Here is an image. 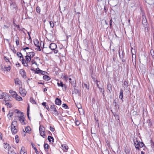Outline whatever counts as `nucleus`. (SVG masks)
<instances>
[{"instance_id": "nucleus-1", "label": "nucleus", "mask_w": 154, "mask_h": 154, "mask_svg": "<svg viewBox=\"0 0 154 154\" xmlns=\"http://www.w3.org/2000/svg\"><path fill=\"white\" fill-rule=\"evenodd\" d=\"M134 145L136 149L140 150V147H142L144 145V144L142 142H138L137 138L134 140Z\"/></svg>"}, {"instance_id": "nucleus-2", "label": "nucleus", "mask_w": 154, "mask_h": 154, "mask_svg": "<svg viewBox=\"0 0 154 154\" xmlns=\"http://www.w3.org/2000/svg\"><path fill=\"white\" fill-rule=\"evenodd\" d=\"M17 123L16 121H13L11 123V130L13 134H15L17 132V130L16 128L15 127L17 125Z\"/></svg>"}, {"instance_id": "nucleus-3", "label": "nucleus", "mask_w": 154, "mask_h": 154, "mask_svg": "<svg viewBox=\"0 0 154 154\" xmlns=\"http://www.w3.org/2000/svg\"><path fill=\"white\" fill-rule=\"evenodd\" d=\"M9 94L6 93H2L0 96V99H2L4 98V101L5 102L6 101H8L10 100L11 98Z\"/></svg>"}, {"instance_id": "nucleus-4", "label": "nucleus", "mask_w": 154, "mask_h": 154, "mask_svg": "<svg viewBox=\"0 0 154 154\" xmlns=\"http://www.w3.org/2000/svg\"><path fill=\"white\" fill-rule=\"evenodd\" d=\"M56 106L54 105L53 104L51 105L50 108V109L52 112L53 114L55 116H57L59 115L58 112L57 110L56 107Z\"/></svg>"}, {"instance_id": "nucleus-5", "label": "nucleus", "mask_w": 154, "mask_h": 154, "mask_svg": "<svg viewBox=\"0 0 154 154\" xmlns=\"http://www.w3.org/2000/svg\"><path fill=\"white\" fill-rule=\"evenodd\" d=\"M39 131L40 135L43 138L45 137V128L42 126H40L39 128Z\"/></svg>"}, {"instance_id": "nucleus-6", "label": "nucleus", "mask_w": 154, "mask_h": 154, "mask_svg": "<svg viewBox=\"0 0 154 154\" xmlns=\"http://www.w3.org/2000/svg\"><path fill=\"white\" fill-rule=\"evenodd\" d=\"M142 24L145 31L148 30V25L147 23L146 17H144V18H142Z\"/></svg>"}, {"instance_id": "nucleus-7", "label": "nucleus", "mask_w": 154, "mask_h": 154, "mask_svg": "<svg viewBox=\"0 0 154 154\" xmlns=\"http://www.w3.org/2000/svg\"><path fill=\"white\" fill-rule=\"evenodd\" d=\"M57 48V45L54 43H51L49 46V48L52 50H54V52L55 54H56L58 52L57 50H56Z\"/></svg>"}, {"instance_id": "nucleus-8", "label": "nucleus", "mask_w": 154, "mask_h": 154, "mask_svg": "<svg viewBox=\"0 0 154 154\" xmlns=\"http://www.w3.org/2000/svg\"><path fill=\"white\" fill-rule=\"evenodd\" d=\"M19 92L21 95L22 97L25 96L26 94V91L25 89L19 86Z\"/></svg>"}, {"instance_id": "nucleus-9", "label": "nucleus", "mask_w": 154, "mask_h": 154, "mask_svg": "<svg viewBox=\"0 0 154 154\" xmlns=\"http://www.w3.org/2000/svg\"><path fill=\"white\" fill-rule=\"evenodd\" d=\"M23 113H21L20 116H18L19 120L22 125H25L26 123L24 122L25 118L23 117Z\"/></svg>"}, {"instance_id": "nucleus-10", "label": "nucleus", "mask_w": 154, "mask_h": 154, "mask_svg": "<svg viewBox=\"0 0 154 154\" xmlns=\"http://www.w3.org/2000/svg\"><path fill=\"white\" fill-rule=\"evenodd\" d=\"M17 56H18V57H19L20 58V59H21V58L22 59V64L24 65V66H26L27 65L26 63H24V59H23V56L22 54L19 52H17Z\"/></svg>"}, {"instance_id": "nucleus-11", "label": "nucleus", "mask_w": 154, "mask_h": 154, "mask_svg": "<svg viewBox=\"0 0 154 154\" xmlns=\"http://www.w3.org/2000/svg\"><path fill=\"white\" fill-rule=\"evenodd\" d=\"M20 73L24 79H26V72L24 69H21L20 71Z\"/></svg>"}, {"instance_id": "nucleus-12", "label": "nucleus", "mask_w": 154, "mask_h": 154, "mask_svg": "<svg viewBox=\"0 0 154 154\" xmlns=\"http://www.w3.org/2000/svg\"><path fill=\"white\" fill-rule=\"evenodd\" d=\"M34 43L36 46L38 48L37 50L40 51L41 49L39 43V41L37 39H35V41H34Z\"/></svg>"}, {"instance_id": "nucleus-13", "label": "nucleus", "mask_w": 154, "mask_h": 154, "mask_svg": "<svg viewBox=\"0 0 154 154\" xmlns=\"http://www.w3.org/2000/svg\"><path fill=\"white\" fill-rule=\"evenodd\" d=\"M25 58H26V60L25 61L24 60V63H26V64L27 65L26 66H25L26 67L28 66L27 63L28 62H30L31 58L30 57H28L27 55H26L25 57Z\"/></svg>"}, {"instance_id": "nucleus-14", "label": "nucleus", "mask_w": 154, "mask_h": 154, "mask_svg": "<svg viewBox=\"0 0 154 154\" xmlns=\"http://www.w3.org/2000/svg\"><path fill=\"white\" fill-rule=\"evenodd\" d=\"M8 154H16L13 149L11 148V147L9 148V147H8Z\"/></svg>"}, {"instance_id": "nucleus-15", "label": "nucleus", "mask_w": 154, "mask_h": 154, "mask_svg": "<svg viewBox=\"0 0 154 154\" xmlns=\"http://www.w3.org/2000/svg\"><path fill=\"white\" fill-rule=\"evenodd\" d=\"M55 103L56 105H60L61 104V101L60 99L57 98L55 100Z\"/></svg>"}, {"instance_id": "nucleus-16", "label": "nucleus", "mask_w": 154, "mask_h": 154, "mask_svg": "<svg viewBox=\"0 0 154 154\" xmlns=\"http://www.w3.org/2000/svg\"><path fill=\"white\" fill-rule=\"evenodd\" d=\"M14 82L15 84L20 85L21 83V81L18 78H16L14 79Z\"/></svg>"}, {"instance_id": "nucleus-17", "label": "nucleus", "mask_w": 154, "mask_h": 154, "mask_svg": "<svg viewBox=\"0 0 154 154\" xmlns=\"http://www.w3.org/2000/svg\"><path fill=\"white\" fill-rule=\"evenodd\" d=\"M62 148L64 151L66 152L68 149V147L66 144L62 145Z\"/></svg>"}, {"instance_id": "nucleus-18", "label": "nucleus", "mask_w": 154, "mask_h": 154, "mask_svg": "<svg viewBox=\"0 0 154 154\" xmlns=\"http://www.w3.org/2000/svg\"><path fill=\"white\" fill-rule=\"evenodd\" d=\"M35 53L33 52H29L27 53V55L28 57H33L35 55Z\"/></svg>"}, {"instance_id": "nucleus-19", "label": "nucleus", "mask_w": 154, "mask_h": 154, "mask_svg": "<svg viewBox=\"0 0 154 154\" xmlns=\"http://www.w3.org/2000/svg\"><path fill=\"white\" fill-rule=\"evenodd\" d=\"M146 3L149 5H154V0H145Z\"/></svg>"}, {"instance_id": "nucleus-20", "label": "nucleus", "mask_w": 154, "mask_h": 154, "mask_svg": "<svg viewBox=\"0 0 154 154\" xmlns=\"http://www.w3.org/2000/svg\"><path fill=\"white\" fill-rule=\"evenodd\" d=\"M57 84L59 86H61V87H64L63 88H65V89L66 88V87L65 86V84H63V82H60V83L57 82Z\"/></svg>"}, {"instance_id": "nucleus-21", "label": "nucleus", "mask_w": 154, "mask_h": 154, "mask_svg": "<svg viewBox=\"0 0 154 154\" xmlns=\"http://www.w3.org/2000/svg\"><path fill=\"white\" fill-rule=\"evenodd\" d=\"M3 103L6 105L9 108H11L12 107L11 104L8 101H6L5 102V103L3 102Z\"/></svg>"}, {"instance_id": "nucleus-22", "label": "nucleus", "mask_w": 154, "mask_h": 154, "mask_svg": "<svg viewBox=\"0 0 154 154\" xmlns=\"http://www.w3.org/2000/svg\"><path fill=\"white\" fill-rule=\"evenodd\" d=\"M123 91L122 89H121L120 90L119 98L121 99H122L123 97Z\"/></svg>"}, {"instance_id": "nucleus-23", "label": "nucleus", "mask_w": 154, "mask_h": 154, "mask_svg": "<svg viewBox=\"0 0 154 154\" xmlns=\"http://www.w3.org/2000/svg\"><path fill=\"white\" fill-rule=\"evenodd\" d=\"M14 97L16 98V100H17L20 101L22 100V98L20 96H18L17 94H16L15 97Z\"/></svg>"}, {"instance_id": "nucleus-24", "label": "nucleus", "mask_w": 154, "mask_h": 154, "mask_svg": "<svg viewBox=\"0 0 154 154\" xmlns=\"http://www.w3.org/2000/svg\"><path fill=\"white\" fill-rule=\"evenodd\" d=\"M24 149L25 148L23 146H22L21 147L20 152V154H27L26 152L24 151Z\"/></svg>"}, {"instance_id": "nucleus-25", "label": "nucleus", "mask_w": 154, "mask_h": 154, "mask_svg": "<svg viewBox=\"0 0 154 154\" xmlns=\"http://www.w3.org/2000/svg\"><path fill=\"white\" fill-rule=\"evenodd\" d=\"M43 78L44 80H45L46 81L49 80L50 79V77L46 75H44L43 76Z\"/></svg>"}, {"instance_id": "nucleus-26", "label": "nucleus", "mask_w": 154, "mask_h": 154, "mask_svg": "<svg viewBox=\"0 0 154 154\" xmlns=\"http://www.w3.org/2000/svg\"><path fill=\"white\" fill-rule=\"evenodd\" d=\"M16 7L17 5L15 3H13L10 5V7L12 9H14L16 8Z\"/></svg>"}, {"instance_id": "nucleus-27", "label": "nucleus", "mask_w": 154, "mask_h": 154, "mask_svg": "<svg viewBox=\"0 0 154 154\" xmlns=\"http://www.w3.org/2000/svg\"><path fill=\"white\" fill-rule=\"evenodd\" d=\"M44 148L46 151H48V150L49 145L47 143H45L44 144Z\"/></svg>"}, {"instance_id": "nucleus-28", "label": "nucleus", "mask_w": 154, "mask_h": 154, "mask_svg": "<svg viewBox=\"0 0 154 154\" xmlns=\"http://www.w3.org/2000/svg\"><path fill=\"white\" fill-rule=\"evenodd\" d=\"M98 81L97 82V86L98 87V88H99V89H100L101 90H100V92H101V93H103V94H104V91H103V89L101 88V87L99 85V84H98Z\"/></svg>"}, {"instance_id": "nucleus-29", "label": "nucleus", "mask_w": 154, "mask_h": 154, "mask_svg": "<svg viewBox=\"0 0 154 154\" xmlns=\"http://www.w3.org/2000/svg\"><path fill=\"white\" fill-rule=\"evenodd\" d=\"M48 139L49 141L51 142V139H52V142H54V139L51 136H48Z\"/></svg>"}, {"instance_id": "nucleus-30", "label": "nucleus", "mask_w": 154, "mask_h": 154, "mask_svg": "<svg viewBox=\"0 0 154 154\" xmlns=\"http://www.w3.org/2000/svg\"><path fill=\"white\" fill-rule=\"evenodd\" d=\"M9 92L12 95L13 97H15V96L17 94L15 92L12 90H10Z\"/></svg>"}, {"instance_id": "nucleus-31", "label": "nucleus", "mask_w": 154, "mask_h": 154, "mask_svg": "<svg viewBox=\"0 0 154 154\" xmlns=\"http://www.w3.org/2000/svg\"><path fill=\"white\" fill-rule=\"evenodd\" d=\"M4 71H9L11 69L10 67L9 66L8 67L4 66Z\"/></svg>"}, {"instance_id": "nucleus-32", "label": "nucleus", "mask_w": 154, "mask_h": 154, "mask_svg": "<svg viewBox=\"0 0 154 154\" xmlns=\"http://www.w3.org/2000/svg\"><path fill=\"white\" fill-rule=\"evenodd\" d=\"M113 105L115 106V107L116 108H119V106L117 102H115V100L113 102Z\"/></svg>"}, {"instance_id": "nucleus-33", "label": "nucleus", "mask_w": 154, "mask_h": 154, "mask_svg": "<svg viewBox=\"0 0 154 154\" xmlns=\"http://www.w3.org/2000/svg\"><path fill=\"white\" fill-rule=\"evenodd\" d=\"M124 88H126L128 87V83L126 81H124Z\"/></svg>"}, {"instance_id": "nucleus-34", "label": "nucleus", "mask_w": 154, "mask_h": 154, "mask_svg": "<svg viewBox=\"0 0 154 154\" xmlns=\"http://www.w3.org/2000/svg\"><path fill=\"white\" fill-rule=\"evenodd\" d=\"M120 49H119V51H118L119 54V57L121 59L122 58H123V52L122 51V54H120Z\"/></svg>"}, {"instance_id": "nucleus-35", "label": "nucleus", "mask_w": 154, "mask_h": 154, "mask_svg": "<svg viewBox=\"0 0 154 154\" xmlns=\"http://www.w3.org/2000/svg\"><path fill=\"white\" fill-rule=\"evenodd\" d=\"M42 70H40L39 68H37L36 69V70L35 71V73L37 74L40 73Z\"/></svg>"}, {"instance_id": "nucleus-36", "label": "nucleus", "mask_w": 154, "mask_h": 154, "mask_svg": "<svg viewBox=\"0 0 154 154\" xmlns=\"http://www.w3.org/2000/svg\"><path fill=\"white\" fill-rule=\"evenodd\" d=\"M69 82H70V83L72 84V85H75V82H74V81H72V79L70 78H69Z\"/></svg>"}, {"instance_id": "nucleus-37", "label": "nucleus", "mask_w": 154, "mask_h": 154, "mask_svg": "<svg viewBox=\"0 0 154 154\" xmlns=\"http://www.w3.org/2000/svg\"><path fill=\"white\" fill-rule=\"evenodd\" d=\"M30 101L33 104H36V103L35 100H34V99L32 98V97L30 98Z\"/></svg>"}, {"instance_id": "nucleus-38", "label": "nucleus", "mask_w": 154, "mask_h": 154, "mask_svg": "<svg viewBox=\"0 0 154 154\" xmlns=\"http://www.w3.org/2000/svg\"><path fill=\"white\" fill-rule=\"evenodd\" d=\"M49 23L51 27L52 28H53L54 26V22L52 21H50L49 22Z\"/></svg>"}, {"instance_id": "nucleus-39", "label": "nucleus", "mask_w": 154, "mask_h": 154, "mask_svg": "<svg viewBox=\"0 0 154 154\" xmlns=\"http://www.w3.org/2000/svg\"><path fill=\"white\" fill-rule=\"evenodd\" d=\"M107 87L108 89L109 90V92H110L112 90V88L111 85H108L107 86Z\"/></svg>"}, {"instance_id": "nucleus-40", "label": "nucleus", "mask_w": 154, "mask_h": 154, "mask_svg": "<svg viewBox=\"0 0 154 154\" xmlns=\"http://www.w3.org/2000/svg\"><path fill=\"white\" fill-rule=\"evenodd\" d=\"M18 136L17 135H16L15 137V140H16V142L18 143L19 142V140L18 139Z\"/></svg>"}, {"instance_id": "nucleus-41", "label": "nucleus", "mask_w": 154, "mask_h": 154, "mask_svg": "<svg viewBox=\"0 0 154 154\" xmlns=\"http://www.w3.org/2000/svg\"><path fill=\"white\" fill-rule=\"evenodd\" d=\"M30 129V127H29L27 126L25 128V130L26 132L28 133Z\"/></svg>"}, {"instance_id": "nucleus-42", "label": "nucleus", "mask_w": 154, "mask_h": 154, "mask_svg": "<svg viewBox=\"0 0 154 154\" xmlns=\"http://www.w3.org/2000/svg\"><path fill=\"white\" fill-rule=\"evenodd\" d=\"M114 116L115 117L116 119H117L118 120H119V116L118 114H117L115 113Z\"/></svg>"}, {"instance_id": "nucleus-43", "label": "nucleus", "mask_w": 154, "mask_h": 154, "mask_svg": "<svg viewBox=\"0 0 154 154\" xmlns=\"http://www.w3.org/2000/svg\"><path fill=\"white\" fill-rule=\"evenodd\" d=\"M62 106L63 107L65 108V109H67L68 108V107L67 105L65 103L62 104Z\"/></svg>"}, {"instance_id": "nucleus-44", "label": "nucleus", "mask_w": 154, "mask_h": 154, "mask_svg": "<svg viewBox=\"0 0 154 154\" xmlns=\"http://www.w3.org/2000/svg\"><path fill=\"white\" fill-rule=\"evenodd\" d=\"M14 112L15 113H19L20 114V115L21 114V113L20 111L19 110L17 109H15L14 110Z\"/></svg>"}, {"instance_id": "nucleus-45", "label": "nucleus", "mask_w": 154, "mask_h": 154, "mask_svg": "<svg viewBox=\"0 0 154 154\" xmlns=\"http://www.w3.org/2000/svg\"><path fill=\"white\" fill-rule=\"evenodd\" d=\"M40 8L39 7H37L36 8V11L38 13H39L40 12Z\"/></svg>"}, {"instance_id": "nucleus-46", "label": "nucleus", "mask_w": 154, "mask_h": 154, "mask_svg": "<svg viewBox=\"0 0 154 154\" xmlns=\"http://www.w3.org/2000/svg\"><path fill=\"white\" fill-rule=\"evenodd\" d=\"M13 112H9V113L8 114V117H11L13 115Z\"/></svg>"}, {"instance_id": "nucleus-47", "label": "nucleus", "mask_w": 154, "mask_h": 154, "mask_svg": "<svg viewBox=\"0 0 154 154\" xmlns=\"http://www.w3.org/2000/svg\"><path fill=\"white\" fill-rule=\"evenodd\" d=\"M29 106H28V107H27V116L28 117V118L29 119Z\"/></svg>"}, {"instance_id": "nucleus-48", "label": "nucleus", "mask_w": 154, "mask_h": 154, "mask_svg": "<svg viewBox=\"0 0 154 154\" xmlns=\"http://www.w3.org/2000/svg\"><path fill=\"white\" fill-rule=\"evenodd\" d=\"M47 73V72H46L41 70V71L40 73H41V74H42V75H45V74H46Z\"/></svg>"}, {"instance_id": "nucleus-49", "label": "nucleus", "mask_w": 154, "mask_h": 154, "mask_svg": "<svg viewBox=\"0 0 154 154\" xmlns=\"http://www.w3.org/2000/svg\"><path fill=\"white\" fill-rule=\"evenodd\" d=\"M18 39H16V43L17 46H18V45L19 44V42L18 40V37H17Z\"/></svg>"}, {"instance_id": "nucleus-50", "label": "nucleus", "mask_w": 154, "mask_h": 154, "mask_svg": "<svg viewBox=\"0 0 154 154\" xmlns=\"http://www.w3.org/2000/svg\"><path fill=\"white\" fill-rule=\"evenodd\" d=\"M139 112V110H137V111H134L133 113L136 115H137L138 113Z\"/></svg>"}, {"instance_id": "nucleus-51", "label": "nucleus", "mask_w": 154, "mask_h": 154, "mask_svg": "<svg viewBox=\"0 0 154 154\" xmlns=\"http://www.w3.org/2000/svg\"><path fill=\"white\" fill-rule=\"evenodd\" d=\"M75 125H79L80 124V122L79 121H76L75 122Z\"/></svg>"}, {"instance_id": "nucleus-52", "label": "nucleus", "mask_w": 154, "mask_h": 154, "mask_svg": "<svg viewBox=\"0 0 154 154\" xmlns=\"http://www.w3.org/2000/svg\"><path fill=\"white\" fill-rule=\"evenodd\" d=\"M84 86L87 89H89V86L88 85H87L86 84H84Z\"/></svg>"}, {"instance_id": "nucleus-53", "label": "nucleus", "mask_w": 154, "mask_h": 154, "mask_svg": "<svg viewBox=\"0 0 154 154\" xmlns=\"http://www.w3.org/2000/svg\"><path fill=\"white\" fill-rule=\"evenodd\" d=\"M45 108L48 110V111H50V108H49L48 106V105H46L45 106Z\"/></svg>"}, {"instance_id": "nucleus-54", "label": "nucleus", "mask_w": 154, "mask_h": 154, "mask_svg": "<svg viewBox=\"0 0 154 154\" xmlns=\"http://www.w3.org/2000/svg\"><path fill=\"white\" fill-rule=\"evenodd\" d=\"M50 130L52 131L53 132V131H54L55 129L54 128H53V127H52L51 126H50Z\"/></svg>"}, {"instance_id": "nucleus-55", "label": "nucleus", "mask_w": 154, "mask_h": 154, "mask_svg": "<svg viewBox=\"0 0 154 154\" xmlns=\"http://www.w3.org/2000/svg\"><path fill=\"white\" fill-rule=\"evenodd\" d=\"M125 151L127 154H130V151L128 149H125Z\"/></svg>"}, {"instance_id": "nucleus-56", "label": "nucleus", "mask_w": 154, "mask_h": 154, "mask_svg": "<svg viewBox=\"0 0 154 154\" xmlns=\"http://www.w3.org/2000/svg\"><path fill=\"white\" fill-rule=\"evenodd\" d=\"M11 50H12V51L14 53V54L16 53V51L15 50L14 47H13V49H11Z\"/></svg>"}, {"instance_id": "nucleus-57", "label": "nucleus", "mask_w": 154, "mask_h": 154, "mask_svg": "<svg viewBox=\"0 0 154 154\" xmlns=\"http://www.w3.org/2000/svg\"><path fill=\"white\" fill-rule=\"evenodd\" d=\"M142 18H144V17H146L143 11H142Z\"/></svg>"}, {"instance_id": "nucleus-58", "label": "nucleus", "mask_w": 154, "mask_h": 154, "mask_svg": "<svg viewBox=\"0 0 154 154\" xmlns=\"http://www.w3.org/2000/svg\"><path fill=\"white\" fill-rule=\"evenodd\" d=\"M33 60H32V64H35L37 66H38V65H37L36 62H35V61H34V62H33Z\"/></svg>"}, {"instance_id": "nucleus-59", "label": "nucleus", "mask_w": 154, "mask_h": 154, "mask_svg": "<svg viewBox=\"0 0 154 154\" xmlns=\"http://www.w3.org/2000/svg\"><path fill=\"white\" fill-rule=\"evenodd\" d=\"M4 59L6 62L9 61V59L8 58H7L5 56L4 57Z\"/></svg>"}, {"instance_id": "nucleus-60", "label": "nucleus", "mask_w": 154, "mask_h": 154, "mask_svg": "<svg viewBox=\"0 0 154 154\" xmlns=\"http://www.w3.org/2000/svg\"><path fill=\"white\" fill-rule=\"evenodd\" d=\"M151 145L152 147H153L154 148V143L153 142H152Z\"/></svg>"}, {"instance_id": "nucleus-61", "label": "nucleus", "mask_w": 154, "mask_h": 154, "mask_svg": "<svg viewBox=\"0 0 154 154\" xmlns=\"http://www.w3.org/2000/svg\"><path fill=\"white\" fill-rule=\"evenodd\" d=\"M46 102H43L42 103V105L45 106H46Z\"/></svg>"}, {"instance_id": "nucleus-62", "label": "nucleus", "mask_w": 154, "mask_h": 154, "mask_svg": "<svg viewBox=\"0 0 154 154\" xmlns=\"http://www.w3.org/2000/svg\"><path fill=\"white\" fill-rule=\"evenodd\" d=\"M112 19H111L110 20V27H111V26H112Z\"/></svg>"}, {"instance_id": "nucleus-63", "label": "nucleus", "mask_w": 154, "mask_h": 154, "mask_svg": "<svg viewBox=\"0 0 154 154\" xmlns=\"http://www.w3.org/2000/svg\"><path fill=\"white\" fill-rule=\"evenodd\" d=\"M16 65L17 66V67H19L20 66V63H16Z\"/></svg>"}, {"instance_id": "nucleus-64", "label": "nucleus", "mask_w": 154, "mask_h": 154, "mask_svg": "<svg viewBox=\"0 0 154 154\" xmlns=\"http://www.w3.org/2000/svg\"><path fill=\"white\" fill-rule=\"evenodd\" d=\"M29 49V48L27 47H26L25 48L23 49V50H25L26 49Z\"/></svg>"}]
</instances>
